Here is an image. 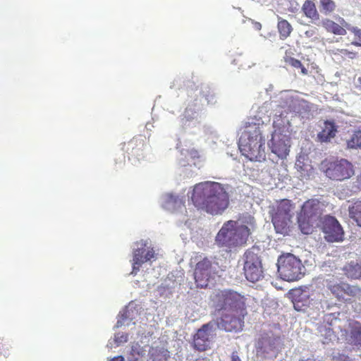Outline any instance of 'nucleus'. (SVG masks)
<instances>
[{
  "mask_svg": "<svg viewBox=\"0 0 361 361\" xmlns=\"http://www.w3.org/2000/svg\"><path fill=\"white\" fill-rule=\"evenodd\" d=\"M193 205L212 215L222 214L229 205V195L226 188L216 182L196 184L191 193Z\"/></svg>",
  "mask_w": 361,
  "mask_h": 361,
  "instance_id": "f257e3e1",
  "label": "nucleus"
},
{
  "mask_svg": "<svg viewBox=\"0 0 361 361\" xmlns=\"http://www.w3.org/2000/svg\"><path fill=\"white\" fill-rule=\"evenodd\" d=\"M256 228V221L249 214H243L237 220L224 223L215 237L214 243L219 247L231 251L246 244L249 236Z\"/></svg>",
  "mask_w": 361,
  "mask_h": 361,
  "instance_id": "f03ea898",
  "label": "nucleus"
},
{
  "mask_svg": "<svg viewBox=\"0 0 361 361\" xmlns=\"http://www.w3.org/2000/svg\"><path fill=\"white\" fill-rule=\"evenodd\" d=\"M250 118L238 140V149L250 161L261 162L266 159L264 130L267 126L264 120Z\"/></svg>",
  "mask_w": 361,
  "mask_h": 361,
  "instance_id": "7ed1b4c3",
  "label": "nucleus"
},
{
  "mask_svg": "<svg viewBox=\"0 0 361 361\" xmlns=\"http://www.w3.org/2000/svg\"><path fill=\"white\" fill-rule=\"evenodd\" d=\"M277 109L274 110L273 128L271 138L269 146L273 154L280 159H285L289 154L290 147V123L289 118H282L283 113L280 111L278 114Z\"/></svg>",
  "mask_w": 361,
  "mask_h": 361,
  "instance_id": "20e7f679",
  "label": "nucleus"
},
{
  "mask_svg": "<svg viewBox=\"0 0 361 361\" xmlns=\"http://www.w3.org/2000/svg\"><path fill=\"white\" fill-rule=\"evenodd\" d=\"M274 109H277L279 111L278 114H280V111H283V115L282 118L285 116L288 118V114L289 111H293L304 117L307 116L310 111V105L307 102L297 97L294 98L290 95L288 91H285L280 93L276 99L266 102L260 108V111L263 112L265 111L268 112L270 110L271 112L268 115V117H269L274 115Z\"/></svg>",
  "mask_w": 361,
  "mask_h": 361,
  "instance_id": "39448f33",
  "label": "nucleus"
},
{
  "mask_svg": "<svg viewBox=\"0 0 361 361\" xmlns=\"http://www.w3.org/2000/svg\"><path fill=\"white\" fill-rule=\"evenodd\" d=\"M202 113L200 107L188 105L180 121V126L173 131V136L177 140L176 148L179 150L181 154L183 149H180V143L183 136L185 134L190 135H200L201 133V122H202Z\"/></svg>",
  "mask_w": 361,
  "mask_h": 361,
  "instance_id": "423d86ee",
  "label": "nucleus"
},
{
  "mask_svg": "<svg viewBox=\"0 0 361 361\" xmlns=\"http://www.w3.org/2000/svg\"><path fill=\"white\" fill-rule=\"evenodd\" d=\"M324 204L318 200L312 199L305 202L298 216L299 227L302 233H311L312 228L319 226L323 216Z\"/></svg>",
  "mask_w": 361,
  "mask_h": 361,
  "instance_id": "0eeeda50",
  "label": "nucleus"
},
{
  "mask_svg": "<svg viewBox=\"0 0 361 361\" xmlns=\"http://www.w3.org/2000/svg\"><path fill=\"white\" fill-rule=\"evenodd\" d=\"M158 253L152 243L148 240H141L133 245L132 271L131 274L136 275L144 265H151L157 259Z\"/></svg>",
  "mask_w": 361,
  "mask_h": 361,
  "instance_id": "6e6552de",
  "label": "nucleus"
},
{
  "mask_svg": "<svg viewBox=\"0 0 361 361\" xmlns=\"http://www.w3.org/2000/svg\"><path fill=\"white\" fill-rule=\"evenodd\" d=\"M212 305L216 310L234 312L245 310L244 297L232 290H215L210 295Z\"/></svg>",
  "mask_w": 361,
  "mask_h": 361,
  "instance_id": "1a4fd4ad",
  "label": "nucleus"
},
{
  "mask_svg": "<svg viewBox=\"0 0 361 361\" xmlns=\"http://www.w3.org/2000/svg\"><path fill=\"white\" fill-rule=\"evenodd\" d=\"M277 267L281 279L288 281L300 279L306 271L300 259L291 253L283 254L279 257Z\"/></svg>",
  "mask_w": 361,
  "mask_h": 361,
  "instance_id": "9d476101",
  "label": "nucleus"
},
{
  "mask_svg": "<svg viewBox=\"0 0 361 361\" xmlns=\"http://www.w3.org/2000/svg\"><path fill=\"white\" fill-rule=\"evenodd\" d=\"M294 207L288 200H283L271 214V221L277 233L287 235L293 226Z\"/></svg>",
  "mask_w": 361,
  "mask_h": 361,
  "instance_id": "9b49d317",
  "label": "nucleus"
},
{
  "mask_svg": "<svg viewBox=\"0 0 361 361\" xmlns=\"http://www.w3.org/2000/svg\"><path fill=\"white\" fill-rule=\"evenodd\" d=\"M321 169L328 178L337 181L348 180L354 174L352 164L346 159H341L334 162L322 161Z\"/></svg>",
  "mask_w": 361,
  "mask_h": 361,
  "instance_id": "f8f14e48",
  "label": "nucleus"
},
{
  "mask_svg": "<svg viewBox=\"0 0 361 361\" xmlns=\"http://www.w3.org/2000/svg\"><path fill=\"white\" fill-rule=\"evenodd\" d=\"M243 262V271L247 280L254 283L264 277L262 259L254 250H248L244 253Z\"/></svg>",
  "mask_w": 361,
  "mask_h": 361,
  "instance_id": "ddd939ff",
  "label": "nucleus"
},
{
  "mask_svg": "<svg viewBox=\"0 0 361 361\" xmlns=\"http://www.w3.org/2000/svg\"><path fill=\"white\" fill-rule=\"evenodd\" d=\"M245 314V310L222 312L219 319L214 322L217 324V329L237 332L243 329V318Z\"/></svg>",
  "mask_w": 361,
  "mask_h": 361,
  "instance_id": "4468645a",
  "label": "nucleus"
},
{
  "mask_svg": "<svg viewBox=\"0 0 361 361\" xmlns=\"http://www.w3.org/2000/svg\"><path fill=\"white\" fill-rule=\"evenodd\" d=\"M217 324L212 321L197 330L193 338L194 348L198 351H205L212 346L216 335Z\"/></svg>",
  "mask_w": 361,
  "mask_h": 361,
  "instance_id": "2eb2a0df",
  "label": "nucleus"
},
{
  "mask_svg": "<svg viewBox=\"0 0 361 361\" xmlns=\"http://www.w3.org/2000/svg\"><path fill=\"white\" fill-rule=\"evenodd\" d=\"M279 338L272 334L262 335L257 344L258 361L276 357L279 352Z\"/></svg>",
  "mask_w": 361,
  "mask_h": 361,
  "instance_id": "dca6fc26",
  "label": "nucleus"
},
{
  "mask_svg": "<svg viewBox=\"0 0 361 361\" xmlns=\"http://www.w3.org/2000/svg\"><path fill=\"white\" fill-rule=\"evenodd\" d=\"M324 239L331 243L340 242L343 240L344 231L334 216L326 215L320 223Z\"/></svg>",
  "mask_w": 361,
  "mask_h": 361,
  "instance_id": "f3484780",
  "label": "nucleus"
},
{
  "mask_svg": "<svg viewBox=\"0 0 361 361\" xmlns=\"http://www.w3.org/2000/svg\"><path fill=\"white\" fill-rule=\"evenodd\" d=\"M153 341L152 335L149 333L142 334L139 341H134L127 347V359L129 361H137L139 357H142L149 353L151 345Z\"/></svg>",
  "mask_w": 361,
  "mask_h": 361,
  "instance_id": "a211bd4d",
  "label": "nucleus"
},
{
  "mask_svg": "<svg viewBox=\"0 0 361 361\" xmlns=\"http://www.w3.org/2000/svg\"><path fill=\"white\" fill-rule=\"evenodd\" d=\"M324 322L326 324H322L318 328L320 336L324 338L322 341L324 343L336 339V329L341 331L346 330V326H343V321L339 317H335L333 314H326L324 317Z\"/></svg>",
  "mask_w": 361,
  "mask_h": 361,
  "instance_id": "6ab92c4d",
  "label": "nucleus"
},
{
  "mask_svg": "<svg viewBox=\"0 0 361 361\" xmlns=\"http://www.w3.org/2000/svg\"><path fill=\"white\" fill-rule=\"evenodd\" d=\"M214 271V267L212 261H210L209 258L204 257L199 261L194 271V278L197 286L201 288L207 287Z\"/></svg>",
  "mask_w": 361,
  "mask_h": 361,
  "instance_id": "aec40b11",
  "label": "nucleus"
},
{
  "mask_svg": "<svg viewBox=\"0 0 361 361\" xmlns=\"http://www.w3.org/2000/svg\"><path fill=\"white\" fill-rule=\"evenodd\" d=\"M138 315V305L134 302H130L120 312L116 327L129 326L130 324L135 325Z\"/></svg>",
  "mask_w": 361,
  "mask_h": 361,
  "instance_id": "412c9836",
  "label": "nucleus"
},
{
  "mask_svg": "<svg viewBox=\"0 0 361 361\" xmlns=\"http://www.w3.org/2000/svg\"><path fill=\"white\" fill-rule=\"evenodd\" d=\"M343 326H345V333H348L347 341L353 346H361V324L353 320L343 321Z\"/></svg>",
  "mask_w": 361,
  "mask_h": 361,
  "instance_id": "4be33fe9",
  "label": "nucleus"
},
{
  "mask_svg": "<svg viewBox=\"0 0 361 361\" xmlns=\"http://www.w3.org/2000/svg\"><path fill=\"white\" fill-rule=\"evenodd\" d=\"M147 149L142 139H133L128 143V159L132 164H135L137 161L145 158V151Z\"/></svg>",
  "mask_w": 361,
  "mask_h": 361,
  "instance_id": "5701e85b",
  "label": "nucleus"
},
{
  "mask_svg": "<svg viewBox=\"0 0 361 361\" xmlns=\"http://www.w3.org/2000/svg\"><path fill=\"white\" fill-rule=\"evenodd\" d=\"M295 168L297 171L298 178L300 180H307L314 173V168L310 160L304 156H300L297 158Z\"/></svg>",
  "mask_w": 361,
  "mask_h": 361,
  "instance_id": "b1692460",
  "label": "nucleus"
},
{
  "mask_svg": "<svg viewBox=\"0 0 361 361\" xmlns=\"http://www.w3.org/2000/svg\"><path fill=\"white\" fill-rule=\"evenodd\" d=\"M160 204L165 210L173 212L182 208L183 200L178 196L166 193L161 197Z\"/></svg>",
  "mask_w": 361,
  "mask_h": 361,
  "instance_id": "393cba45",
  "label": "nucleus"
},
{
  "mask_svg": "<svg viewBox=\"0 0 361 361\" xmlns=\"http://www.w3.org/2000/svg\"><path fill=\"white\" fill-rule=\"evenodd\" d=\"M337 126L334 121H325L321 132L317 134V140L321 142H329L336 136Z\"/></svg>",
  "mask_w": 361,
  "mask_h": 361,
  "instance_id": "a878e982",
  "label": "nucleus"
},
{
  "mask_svg": "<svg viewBox=\"0 0 361 361\" xmlns=\"http://www.w3.org/2000/svg\"><path fill=\"white\" fill-rule=\"evenodd\" d=\"M148 356L152 361H168L170 357L169 352L163 346H160L159 342L157 341L152 343Z\"/></svg>",
  "mask_w": 361,
  "mask_h": 361,
  "instance_id": "bb28decb",
  "label": "nucleus"
},
{
  "mask_svg": "<svg viewBox=\"0 0 361 361\" xmlns=\"http://www.w3.org/2000/svg\"><path fill=\"white\" fill-rule=\"evenodd\" d=\"M327 288L331 293L338 300H345V283H338L335 281L334 277L328 276L325 279Z\"/></svg>",
  "mask_w": 361,
  "mask_h": 361,
  "instance_id": "cd10ccee",
  "label": "nucleus"
},
{
  "mask_svg": "<svg viewBox=\"0 0 361 361\" xmlns=\"http://www.w3.org/2000/svg\"><path fill=\"white\" fill-rule=\"evenodd\" d=\"M344 274L350 279H361V261H350L342 269Z\"/></svg>",
  "mask_w": 361,
  "mask_h": 361,
  "instance_id": "c85d7f7f",
  "label": "nucleus"
},
{
  "mask_svg": "<svg viewBox=\"0 0 361 361\" xmlns=\"http://www.w3.org/2000/svg\"><path fill=\"white\" fill-rule=\"evenodd\" d=\"M302 10L306 17L312 20L319 19V14L317 10L315 4L311 0H306L302 7Z\"/></svg>",
  "mask_w": 361,
  "mask_h": 361,
  "instance_id": "c756f323",
  "label": "nucleus"
},
{
  "mask_svg": "<svg viewBox=\"0 0 361 361\" xmlns=\"http://www.w3.org/2000/svg\"><path fill=\"white\" fill-rule=\"evenodd\" d=\"M310 301L307 293H302L293 299V307L297 311H305Z\"/></svg>",
  "mask_w": 361,
  "mask_h": 361,
  "instance_id": "7c9ffc66",
  "label": "nucleus"
},
{
  "mask_svg": "<svg viewBox=\"0 0 361 361\" xmlns=\"http://www.w3.org/2000/svg\"><path fill=\"white\" fill-rule=\"evenodd\" d=\"M349 214L357 224L361 227V201H357L349 209Z\"/></svg>",
  "mask_w": 361,
  "mask_h": 361,
  "instance_id": "2f4dec72",
  "label": "nucleus"
},
{
  "mask_svg": "<svg viewBox=\"0 0 361 361\" xmlns=\"http://www.w3.org/2000/svg\"><path fill=\"white\" fill-rule=\"evenodd\" d=\"M348 149H361V130L354 132L347 141Z\"/></svg>",
  "mask_w": 361,
  "mask_h": 361,
  "instance_id": "473e14b6",
  "label": "nucleus"
},
{
  "mask_svg": "<svg viewBox=\"0 0 361 361\" xmlns=\"http://www.w3.org/2000/svg\"><path fill=\"white\" fill-rule=\"evenodd\" d=\"M197 90L199 94L202 95L209 104H212L216 102L214 93L208 85H202L200 90Z\"/></svg>",
  "mask_w": 361,
  "mask_h": 361,
  "instance_id": "72a5a7b5",
  "label": "nucleus"
},
{
  "mask_svg": "<svg viewBox=\"0 0 361 361\" xmlns=\"http://www.w3.org/2000/svg\"><path fill=\"white\" fill-rule=\"evenodd\" d=\"M345 296L348 295L351 297L357 298L361 301V289L357 286H350L345 283Z\"/></svg>",
  "mask_w": 361,
  "mask_h": 361,
  "instance_id": "f704fd0d",
  "label": "nucleus"
},
{
  "mask_svg": "<svg viewBox=\"0 0 361 361\" xmlns=\"http://www.w3.org/2000/svg\"><path fill=\"white\" fill-rule=\"evenodd\" d=\"M326 29L328 31L332 32L336 35L346 34V30L340 24H324Z\"/></svg>",
  "mask_w": 361,
  "mask_h": 361,
  "instance_id": "c9c22d12",
  "label": "nucleus"
},
{
  "mask_svg": "<svg viewBox=\"0 0 361 361\" xmlns=\"http://www.w3.org/2000/svg\"><path fill=\"white\" fill-rule=\"evenodd\" d=\"M320 4L325 13L333 12L336 8L335 2L333 0H320Z\"/></svg>",
  "mask_w": 361,
  "mask_h": 361,
  "instance_id": "e433bc0d",
  "label": "nucleus"
},
{
  "mask_svg": "<svg viewBox=\"0 0 361 361\" xmlns=\"http://www.w3.org/2000/svg\"><path fill=\"white\" fill-rule=\"evenodd\" d=\"M277 27L281 39H286L293 30L291 24H277Z\"/></svg>",
  "mask_w": 361,
  "mask_h": 361,
  "instance_id": "4c0bfd02",
  "label": "nucleus"
},
{
  "mask_svg": "<svg viewBox=\"0 0 361 361\" xmlns=\"http://www.w3.org/2000/svg\"><path fill=\"white\" fill-rule=\"evenodd\" d=\"M286 62L290 66H292V67H293L295 68H300L301 69V73L303 75H307V69L303 67V66L302 65L301 62L299 60H298L296 59H294V58H292V57H290V58L286 59Z\"/></svg>",
  "mask_w": 361,
  "mask_h": 361,
  "instance_id": "58836bf2",
  "label": "nucleus"
},
{
  "mask_svg": "<svg viewBox=\"0 0 361 361\" xmlns=\"http://www.w3.org/2000/svg\"><path fill=\"white\" fill-rule=\"evenodd\" d=\"M127 341L128 334L123 332H118L115 334L114 341L117 346H119V345H122V343L127 342Z\"/></svg>",
  "mask_w": 361,
  "mask_h": 361,
  "instance_id": "ea45409f",
  "label": "nucleus"
},
{
  "mask_svg": "<svg viewBox=\"0 0 361 361\" xmlns=\"http://www.w3.org/2000/svg\"><path fill=\"white\" fill-rule=\"evenodd\" d=\"M350 30L355 34V37H357V41L352 42V44L361 47V29L353 27Z\"/></svg>",
  "mask_w": 361,
  "mask_h": 361,
  "instance_id": "a19ab883",
  "label": "nucleus"
},
{
  "mask_svg": "<svg viewBox=\"0 0 361 361\" xmlns=\"http://www.w3.org/2000/svg\"><path fill=\"white\" fill-rule=\"evenodd\" d=\"M214 133V130H213L212 127L210 126H204L202 128H201V133L200 136H207L209 135H212Z\"/></svg>",
  "mask_w": 361,
  "mask_h": 361,
  "instance_id": "79ce46f5",
  "label": "nucleus"
},
{
  "mask_svg": "<svg viewBox=\"0 0 361 361\" xmlns=\"http://www.w3.org/2000/svg\"><path fill=\"white\" fill-rule=\"evenodd\" d=\"M180 149H182L181 146H180ZM183 154H182V155H185V152H186V153H188L189 154V156L192 159H195V158L199 157V153H198L197 151H196V149H190L189 151H186V149H185L184 148H183Z\"/></svg>",
  "mask_w": 361,
  "mask_h": 361,
  "instance_id": "37998d69",
  "label": "nucleus"
},
{
  "mask_svg": "<svg viewBox=\"0 0 361 361\" xmlns=\"http://www.w3.org/2000/svg\"><path fill=\"white\" fill-rule=\"evenodd\" d=\"M231 361H241L237 352H233L231 355Z\"/></svg>",
  "mask_w": 361,
  "mask_h": 361,
  "instance_id": "c03bdc74",
  "label": "nucleus"
},
{
  "mask_svg": "<svg viewBox=\"0 0 361 361\" xmlns=\"http://www.w3.org/2000/svg\"><path fill=\"white\" fill-rule=\"evenodd\" d=\"M124 357L122 356H118L115 357L113 359H111L110 361H124Z\"/></svg>",
  "mask_w": 361,
  "mask_h": 361,
  "instance_id": "a18cd8bd",
  "label": "nucleus"
},
{
  "mask_svg": "<svg viewBox=\"0 0 361 361\" xmlns=\"http://www.w3.org/2000/svg\"><path fill=\"white\" fill-rule=\"evenodd\" d=\"M355 85L357 87L361 89V76L357 78Z\"/></svg>",
  "mask_w": 361,
  "mask_h": 361,
  "instance_id": "49530a36",
  "label": "nucleus"
},
{
  "mask_svg": "<svg viewBox=\"0 0 361 361\" xmlns=\"http://www.w3.org/2000/svg\"><path fill=\"white\" fill-rule=\"evenodd\" d=\"M299 361H321V360L314 358V357H310L307 359H302V360H300Z\"/></svg>",
  "mask_w": 361,
  "mask_h": 361,
  "instance_id": "de8ad7c7",
  "label": "nucleus"
},
{
  "mask_svg": "<svg viewBox=\"0 0 361 361\" xmlns=\"http://www.w3.org/2000/svg\"><path fill=\"white\" fill-rule=\"evenodd\" d=\"M152 128H153V126L150 123H147L146 124V128L149 130H152Z\"/></svg>",
  "mask_w": 361,
  "mask_h": 361,
  "instance_id": "09e8293b",
  "label": "nucleus"
},
{
  "mask_svg": "<svg viewBox=\"0 0 361 361\" xmlns=\"http://www.w3.org/2000/svg\"><path fill=\"white\" fill-rule=\"evenodd\" d=\"M357 183L359 184V187L361 188V173L359 177L357 178Z\"/></svg>",
  "mask_w": 361,
  "mask_h": 361,
  "instance_id": "8fccbe9b",
  "label": "nucleus"
},
{
  "mask_svg": "<svg viewBox=\"0 0 361 361\" xmlns=\"http://www.w3.org/2000/svg\"><path fill=\"white\" fill-rule=\"evenodd\" d=\"M256 28L257 30H260L262 28V24H260V23L257 24V27Z\"/></svg>",
  "mask_w": 361,
  "mask_h": 361,
  "instance_id": "3c124183",
  "label": "nucleus"
},
{
  "mask_svg": "<svg viewBox=\"0 0 361 361\" xmlns=\"http://www.w3.org/2000/svg\"><path fill=\"white\" fill-rule=\"evenodd\" d=\"M343 361H350V360L348 357L343 356Z\"/></svg>",
  "mask_w": 361,
  "mask_h": 361,
  "instance_id": "603ef678",
  "label": "nucleus"
},
{
  "mask_svg": "<svg viewBox=\"0 0 361 361\" xmlns=\"http://www.w3.org/2000/svg\"><path fill=\"white\" fill-rule=\"evenodd\" d=\"M108 346H109L110 348H112V344H111V341L109 342Z\"/></svg>",
  "mask_w": 361,
  "mask_h": 361,
  "instance_id": "864d4df0",
  "label": "nucleus"
},
{
  "mask_svg": "<svg viewBox=\"0 0 361 361\" xmlns=\"http://www.w3.org/2000/svg\"><path fill=\"white\" fill-rule=\"evenodd\" d=\"M281 23H288V21H287V20H282Z\"/></svg>",
  "mask_w": 361,
  "mask_h": 361,
  "instance_id": "5fc2aeb1",
  "label": "nucleus"
},
{
  "mask_svg": "<svg viewBox=\"0 0 361 361\" xmlns=\"http://www.w3.org/2000/svg\"><path fill=\"white\" fill-rule=\"evenodd\" d=\"M140 331H137V335H138V336L140 335Z\"/></svg>",
  "mask_w": 361,
  "mask_h": 361,
  "instance_id": "6e6d98bb",
  "label": "nucleus"
}]
</instances>
